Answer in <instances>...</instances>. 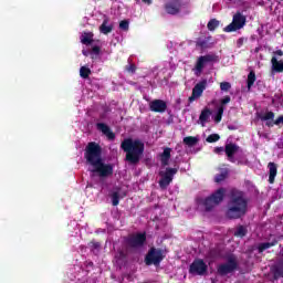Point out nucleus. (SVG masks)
Wrapping results in <instances>:
<instances>
[{
    "instance_id": "7",
    "label": "nucleus",
    "mask_w": 283,
    "mask_h": 283,
    "mask_svg": "<svg viewBox=\"0 0 283 283\" xmlns=\"http://www.w3.org/2000/svg\"><path fill=\"white\" fill-rule=\"evenodd\" d=\"M125 242L130 249H140L142 247H145V242H147V233L138 232L136 234H130L126 238Z\"/></svg>"
},
{
    "instance_id": "32",
    "label": "nucleus",
    "mask_w": 283,
    "mask_h": 283,
    "mask_svg": "<svg viewBox=\"0 0 283 283\" xmlns=\"http://www.w3.org/2000/svg\"><path fill=\"white\" fill-rule=\"evenodd\" d=\"M218 25H220V21L212 19L208 22V30L210 32H213L218 28Z\"/></svg>"
},
{
    "instance_id": "38",
    "label": "nucleus",
    "mask_w": 283,
    "mask_h": 283,
    "mask_svg": "<svg viewBox=\"0 0 283 283\" xmlns=\"http://www.w3.org/2000/svg\"><path fill=\"white\" fill-rule=\"evenodd\" d=\"M126 72H128V74H136V64H128L125 66Z\"/></svg>"
},
{
    "instance_id": "1",
    "label": "nucleus",
    "mask_w": 283,
    "mask_h": 283,
    "mask_svg": "<svg viewBox=\"0 0 283 283\" xmlns=\"http://www.w3.org/2000/svg\"><path fill=\"white\" fill-rule=\"evenodd\" d=\"M103 148L96 142H91L87 144L84 158L93 169L92 174H98L99 178H109L114 176V166L111 164L103 163Z\"/></svg>"
},
{
    "instance_id": "16",
    "label": "nucleus",
    "mask_w": 283,
    "mask_h": 283,
    "mask_svg": "<svg viewBox=\"0 0 283 283\" xmlns=\"http://www.w3.org/2000/svg\"><path fill=\"white\" fill-rule=\"evenodd\" d=\"M240 151V146L233 143H229L224 146V153L230 163H235V154Z\"/></svg>"
},
{
    "instance_id": "37",
    "label": "nucleus",
    "mask_w": 283,
    "mask_h": 283,
    "mask_svg": "<svg viewBox=\"0 0 283 283\" xmlns=\"http://www.w3.org/2000/svg\"><path fill=\"white\" fill-rule=\"evenodd\" d=\"M119 30H124V32L129 31V20H122L119 22Z\"/></svg>"
},
{
    "instance_id": "5",
    "label": "nucleus",
    "mask_w": 283,
    "mask_h": 283,
    "mask_svg": "<svg viewBox=\"0 0 283 283\" xmlns=\"http://www.w3.org/2000/svg\"><path fill=\"white\" fill-rule=\"evenodd\" d=\"M165 250L151 247L145 255L144 262L146 266H160V262L165 260Z\"/></svg>"
},
{
    "instance_id": "28",
    "label": "nucleus",
    "mask_w": 283,
    "mask_h": 283,
    "mask_svg": "<svg viewBox=\"0 0 283 283\" xmlns=\"http://www.w3.org/2000/svg\"><path fill=\"white\" fill-rule=\"evenodd\" d=\"M90 74H92V70L87 66H81L80 76L81 78H90Z\"/></svg>"
},
{
    "instance_id": "29",
    "label": "nucleus",
    "mask_w": 283,
    "mask_h": 283,
    "mask_svg": "<svg viewBox=\"0 0 283 283\" xmlns=\"http://www.w3.org/2000/svg\"><path fill=\"white\" fill-rule=\"evenodd\" d=\"M248 230L244 228V226H239L237 228V231L234 232V235L237 238H244V235H247Z\"/></svg>"
},
{
    "instance_id": "18",
    "label": "nucleus",
    "mask_w": 283,
    "mask_h": 283,
    "mask_svg": "<svg viewBox=\"0 0 283 283\" xmlns=\"http://www.w3.org/2000/svg\"><path fill=\"white\" fill-rule=\"evenodd\" d=\"M271 72L272 74H282L283 72V60H277V56L271 59Z\"/></svg>"
},
{
    "instance_id": "42",
    "label": "nucleus",
    "mask_w": 283,
    "mask_h": 283,
    "mask_svg": "<svg viewBox=\"0 0 283 283\" xmlns=\"http://www.w3.org/2000/svg\"><path fill=\"white\" fill-rule=\"evenodd\" d=\"M224 151V147H216L214 148V154H222Z\"/></svg>"
},
{
    "instance_id": "23",
    "label": "nucleus",
    "mask_w": 283,
    "mask_h": 283,
    "mask_svg": "<svg viewBox=\"0 0 283 283\" xmlns=\"http://www.w3.org/2000/svg\"><path fill=\"white\" fill-rule=\"evenodd\" d=\"M197 48H201V50H208V48H211V35L202 39L199 38L196 42Z\"/></svg>"
},
{
    "instance_id": "44",
    "label": "nucleus",
    "mask_w": 283,
    "mask_h": 283,
    "mask_svg": "<svg viewBox=\"0 0 283 283\" xmlns=\"http://www.w3.org/2000/svg\"><path fill=\"white\" fill-rule=\"evenodd\" d=\"M143 1V3H147V6H151V3H153V0H142Z\"/></svg>"
},
{
    "instance_id": "34",
    "label": "nucleus",
    "mask_w": 283,
    "mask_h": 283,
    "mask_svg": "<svg viewBox=\"0 0 283 283\" xmlns=\"http://www.w3.org/2000/svg\"><path fill=\"white\" fill-rule=\"evenodd\" d=\"M227 176H229L227 171L216 175L214 182H223V180H227Z\"/></svg>"
},
{
    "instance_id": "35",
    "label": "nucleus",
    "mask_w": 283,
    "mask_h": 283,
    "mask_svg": "<svg viewBox=\"0 0 283 283\" xmlns=\"http://www.w3.org/2000/svg\"><path fill=\"white\" fill-rule=\"evenodd\" d=\"M221 256L220 250L219 249H211L209 251V258H212V260H218V258Z\"/></svg>"
},
{
    "instance_id": "17",
    "label": "nucleus",
    "mask_w": 283,
    "mask_h": 283,
    "mask_svg": "<svg viewBox=\"0 0 283 283\" xmlns=\"http://www.w3.org/2000/svg\"><path fill=\"white\" fill-rule=\"evenodd\" d=\"M96 127H97L98 132H102V134H104V136L108 138V140H114L116 138V134H114V132H112V128H109V126L107 124L97 123Z\"/></svg>"
},
{
    "instance_id": "15",
    "label": "nucleus",
    "mask_w": 283,
    "mask_h": 283,
    "mask_svg": "<svg viewBox=\"0 0 283 283\" xmlns=\"http://www.w3.org/2000/svg\"><path fill=\"white\" fill-rule=\"evenodd\" d=\"M149 109L156 114H165V112H167V102L163 99H154L149 103Z\"/></svg>"
},
{
    "instance_id": "40",
    "label": "nucleus",
    "mask_w": 283,
    "mask_h": 283,
    "mask_svg": "<svg viewBox=\"0 0 283 283\" xmlns=\"http://www.w3.org/2000/svg\"><path fill=\"white\" fill-rule=\"evenodd\" d=\"M91 54L95 55V59H98V56L101 55V46L95 45L92 48Z\"/></svg>"
},
{
    "instance_id": "47",
    "label": "nucleus",
    "mask_w": 283,
    "mask_h": 283,
    "mask_svg": "<svg viewBox=\"0 0 283 283\" xmlns=\"http://www.w3.org/2000/svg\"><path fill=\"white\" fill-rule=\"evenodd\" d=\"M120 255H125V253L120 252Z\"/></svg>"
},
{
    "instance_id": "36",
    "label": "nucleus",
    "mask_w": 283,
    "mask_h": 283,
    "mask_svg": "<svg viewBox=\"0 0 283 283\" xmlns=\"http://www.w3.org/2000/svg\"><path fill=\"white\" fill-rule=\"evenodd\" d=\"M218 140H220L219 134H211L206 138L207 143H218Z\"/></svg>"
},
{
    "instance_id": "30",
    "label": "nucleus",
    "mask_w": 283,
    "mask_h": 283,
    "mask_svg": "<svg viewBox=\"0 0 283 283\" xmlns=\"http://www.w3.org/2000/svg\"><path fill=\"white\" fill-rule=\"evenodd\" d=\"M224 114V107L223 106H219L217 114L214 115V123H220L222 120V116Z\"/></svg>"
},
{
    "instance_id": "11",
    "label": "nucleus",
    "mask_w": 283,
    "mask_h": 283,
    "mask_svg": "<svg viewBox=\"0 0 283 283\" xmlns=\"http://www.w3.org/2000/svg\"><path fill=\"white\" fill-rule=\"evenodd\" d=\"M233 271H238V259L235 255L231 254L228 256L227 263L218 266V273L219 275H229V273H233Z\"/></svg>"
},
{
    "instance_id": "33",
    "label": "nucleus",
    "mask_w": 283,
    "mask_h": 283,
    "mask_svg": "<svg viewBox=\"0 0 283 283\" xmlns=\"http://www.w3.org/2000/svg\"><path fill=\"white\" fill-rule=\"evenodd\" d=\"M88 247L93 253H95L96 251H101V242H96L93 240L88 243Z\"/></svg>"
},
{
    "instance_id": "22",
    "label": "nucleus",
    "mask_w": 283,
    "mask_h": 283,
    "mask_svg": "<svg viewBox=\"0 0 283 283\" xmlns=\"http://www.w3.org/2000/svg\"><path fill=\"white\" fill-rule=\"evenodd\" d=\"M107 23H109V18L105 17L103 23L99 25V32L102 34H109L114 30V25H107Z\"/></svg>"
},
{
    "instance_id": "27",
    "label": "nucleus",
    "mask_w": 283,
    "mask_h": 283,
    "mask_svg": "<svg viewBox=\"0 0 283 283\" xmlns=\"http://www.w3.org/2000/svg\"><path fill=\"white\" fill-rule=\"evenodd\" d=\"M255 81H256L255 71H250L247 80L248 90H251V87H253V85L255 84Z\"/></svg>"
},
{
    "instance_id": "41",
    "label": "nucleus",
    "mask_w": 283,
    "mask_h": 283,
    "mask_svg": "<svg viewBox=\"0 0 283 283\" xmlns=\"http://www.w3.org/2000/svg\"><path fill=\"white\" fill-rule=\"evenodd\" d=\"M228 103H231V96L227 95L224 98L221 99L220 107H224V105H228Z\"/></svg>"
},
{
    "instance_id": "2",
    "label": "nucleus",
    "mask_w": 283,
    "mask_h": 283,
    "mask_svg": "<svg viewBox=\"0 0 283 283\" xmlns=\"http://www.w3.org/2000/svg\"><path fill=\"white\" fill-rule=\"evenodd\" d=\"M249 211V200L244 198V192L232 189L227 203L226 218L228 220H240Z\"/></svg>"
},
{
    "instance_id": "24",
    "label": "nucleus",
    "mask_w": 283,
    "mask_h": 283,
    "mask_svg": "<svg viewBox=\"0 0 283 283\" xmlns=\"http://www.w3.org/2000/svg\"><path fill=\"white\" fill-rule=\"evenodd\" d=\"M276 244H277V239H273L271 242L259 243L258 252L264 253V251H266V249H271V247H276Z\"/></svg>"
},
{
    "instance_id": "39",
    "label": "nucleus",
    "mask_w": 283,
    "mask_h": 283,
    "mask_svg": "<svg viewBox=\"0 0 283 283\" xmlns=\"http://www.w3.org/2000/svg\"><path fill=\"white\" fill-rule=\"evenodd\" d=\"M230 88H231V83H229V82H221L220 83V90L222 92H229Z\"/></svg>"
},
{
    "instance_id": "8",
    "label": "nucleus",
    "mask_w": 283,
    "mask_h": 283,
    "mask_svg": "<svg viewBox=\"0 0 283 283\" xmlns=\"http://www.w3.org/2000/svg\"><path fill=\"white\" fill-rule=\"evenodd\" d=\"M218 61H220V57L216 54L199 56L195 65L196 75L198 76L202 74V70H205V65H207V63H218Z\"/></svg>"
},
{
    "instance_id": "31",
    "label": "nucleus",
    "mask_w": 283,
    "mask_h": 283,
    "mask_svg": "<svg viewBox=\"0 0 283 283\" xmlns=\"http://www.w3.org/2000/svg\"><path fill=\"white\" fill-rule=\"evenodd\" d=\"M112 198V205L113 207H118L119 202H120V193L118 192H113L111 195Z\"/></svg>"
},
{
    "instance_id": "21",
    "label": "nucleus",
    "mask_w": 283,
    "mask_h": 283,
    "mask_svg": "<svg viewBox=\"0 0 283 283\" xmlns=\"http://www.w3.org/2000/svg\"><path fill=\"white\" fill-rule=\"evenodd\" d=\"M211 114H212V112L209 107H205L201 111V113L199 115V120H200L202 127H205L206 123H209V118H211Z\"/></svg>"
},
{
    "instance_id": "19",
    "label": "nucleus",
    "mask_w": 283,
    "mask_h": 283,
    "mask_svg": "<svg viewBox=\"0 0 283 283\" xmlns=\"http://www.w3.org/2000/svg\"><path fill=\"white\" fill-rule=\"evenodd\" d=\"M269 169V182L270 185H273L275 182V177L277 176V164L270 161L268 164Z\"/></svg>"
},
{
    "instance_id": "12",
    "label": "nucleus",
    "mask_w": 283,
    "mask_h": 283,
    "mask_svg": "<svg viewBox=\"0 0 283 283\" xmlns=\"http://www.w3.org/2000/svg\"><path fill=\"white\" fill-rule=\"evenodd\" d=\"M258 118L265 122L266 127H273L274 125H283V115L279 116L275 120V113L268 111L265 114L259 113Z\"/></svg>"
},
{
    "instance_id": "43",
    "label": "nucleus",
    "mask_w": 283,
    "mask_h": 283,
    "mask_svg": "<svg viewBox=\"0 0 283 283\" xmlns=\"http://www.w3.org/2000/svg\"><path fill=\"white\" fill-rule=\"evenodd\" d=\"M283 55V51L282 50H276L273 52V56H282Z\"/></svg>"
},
{
    "instance_id": "3",
    "label": "nucleus",
    "mask_w": 283,
    "mask_h": 283,
    "mask_svg": "<svg viewBox=\"0 0 283 283\" xmlns=\"http://www.w3.org/2000/svg\"><path fill=\"white\" fill-rule=\"evenodd\" d=\"M120 149L126 154L125 161L128 165H138L145 154V143L140 139L127 137L120 143Z\"/></svg>"
},
{
    "instance_id": "10",
    "label": "nucleus",
    "mask_w": 283,
    "mask_h": 283,
    "mask_svg": "<svg viewBox=\"0 0 283 283\" xmlns=\"http://www.w3.org/2000/svg\"><path fill=\"white\" fill-rule=\"evenodd\" d=\"M209 271V265L202 259H195L189 265L190 275H207Z\"/></svg>"
},
{
    "instance_id": "45",
    "label": "nucleus",
    "mask_w": 283,
    "mask_h": 283,
    "mask_svg": "<svg viewBox=\"0 0 283 283\" xmlns=\"http://www.w3.org/2000/svg\"><path fill=\"white\" fill-rule=\"evenodd\" d=\"M82 54H83L84 56H87V51L83 50V51H82Z\"/></svg>"
},
{
    "instance_id": "14",
    "label": "nucleus",
    "mask_w": 283,
    "mask_h": 283,
    "mask_svg": "<svg viewBox=\"0 0 283 283\" xmlns=\"http://www.w3.org/2000/svg\"><path fill=\"white\" fill-rule=\"evenodd\" d=\"M207 85H208L207 78H203L199 83H197L192 88L191 96L188 98L189 103H193V101H196L197 98H200L205 90H207Z\"/></svg>"
},
{
    "instance_id": "26",
    "label": "nucleus",
    "mask_w": 283,
    "mask_h": 283,
    "mask_svg": "<svg viewBox=\"0 0 283 283\" xmlns=\"http://www.w3.org/2000/svg\"><path fill=\"white\" fill-rule=\"evenodd\" d=\"M184 145H187V147H196V145H198V137H193V136L185 137Z\"/></svg>"
},
{
    "instance_id": "25",
    "label": "nucleus",
    "mask_w": 283,
    "mask_h": 283,
    "mask_svg": "<svg viewBox=\"0 0 283 283\" xmlns=\"http://www.w3.org/2000/svg\"><path fill=\"white\" fill-rule=\"evenodd\" d=\"M81 43L83 45H92V43H94V33L84 32L81 36Z\"/></svg>"
},
{
    "instance_id": "13",
    "label": "nucleus",
    "mask_w": 283,
    "mask_h": 283,
    "mask_svg": "<svg viewBox=\"0 0 283 283\" xmlns=\"http://www.w3.org/2000/svg\"><path fill=\"white\" fill-rule=\"evenodd\" d=\"M164 9L167 14L176 17V14H180V10H182V0H170L165 3Z\"/></svg>"
},
{
    "instance_id": "46",
    "label": "nucleus",
    "mask_w": 283,
    "mask_h": 283,
    "mask_svg": "<svg viewBox=\"0 0 283 283\" xmlns=\"http://www.w3.org/2000/svg\"><path fill=\"white\" fill-rule=\"evenodd\" d=\"M238 43H242V39H239V40H238Z\"/></svg>"
},
{
    "instance_id": "9",
    "label": "nucleus",
    "mask_w": 283,
    "mask_h": 283,
    "mask_svg": "<svg viewBox=\"0 0 283 283\" xmlns=\"http://www.w3.org/2000/svg\"><path fill=\"white\" fill-rule=\"evenodd\" d=\"M176 174H178V168H166L165 171H159V187L160 189H167V187L169 185H171V182H174V176H176Z\"/></svg>"
},
{
    "instance_id": "4",
    "label": "nucleus",
    "mask_w": 283,
    "mask_h": 283,
    "mask_svg": "<svg viewBox=\"0 0 283 283\" xmlns=\"http://www.w3.org/2000/svg\"><path fill=\"white\" fill-rule=\"evenodd\" d=\"M227 193V189L219 188L214 192H212L209 197L201 200L202 207H205L206 211H212L214 207H218L223 200Z\"/></svg>"
},
{
    "instance_id": "20",
    "label": "nucleus",
    "mask_w": 283,
    "mask_h": 283,
    "mask_svg": "<svg viewBox=\"0 0 283 283\" xmlns=\"http://www.w3.org/2000/svg\"><path fill=\"white\" fill-rule=\"evenodd\" d=\"M171 159V148H164L163 154L160 155V163L163 167H167L169 165V160Z\"/></svg>"
},
{
    "instance_id": "6",
    "label": "nucleus",
    "mask_w": 283,
    "mask_h": 283,
    "mask_svg": "<svg viewBox=\"0 0 283 283\" xmlns=\"http://www.w3.org/2000/svg\"><path fill=\"white\" fill-rule=\"evenodd\" d=\"M245 25H247V15L238 11L233 15L232 22L223 29V32H238V30H242V28H244Z\"/></svg>"
}]
</instances>
